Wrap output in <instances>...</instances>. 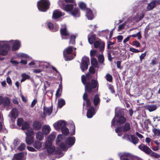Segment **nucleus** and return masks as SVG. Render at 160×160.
Wrapping results in <instances>:
<instances>
[{
	"label": "nucleus",
	"instance_id": "f257e3e1",
	"mask_svg": "<svg viewBox=\"0 0 160 160\" xmlns=\"http://www.w3.org/2000/svg\"><path fill=\"white\" fill-rule=\"evenodd\" d=\"M92 78V75L89 72L87 73L86 76L83 75L81 77V81L84 85L85 90L89 93L92 92L93 90L96 88L98 90L99 88V83L97 80L92 79L90 81H87Z\"/></svg>",
	"mask_w": 160,
	"mask_h": 160
},
{
	"label": "nucleus",
	"instance_id": "f03ea898",
	"mask_svg": "<svg viewBox=\"0 0 160 160\" xmlns=\"http://www.w3.org/2000/svg\"><path fill=\"white\" fill-rule=\"evenodd\" d=\"M56 136L54 134H51L45 142L44 148L47 150L49 153H52L55 150L54 147L52 145V142L54 140Z\"/></svg>",
	"mask_w": 160,
	"mask_h": 160
},
{
	"label": "nucleus",
	"instance_id": "7ed1b4c3",
	"mask_svg": "<svg viewBox=\"0 0 160 160\" xmlns=\"http://www.w3.org/2000/svg\"><path fill=\"white\" fill-rule=\"evenodd\" d=\"M83 108H88L87 116L88 118H91L95 114L93 106L91 105L90 101H84L83 103Z\"/></svg>",
	"mask_w": 160,
	"mask_h": 160
},
{
	"label": "nucleus",
	"instance_id": "20e7f679",
	"mask_svg": "<svg viewBox=\"0 0 160 160\" xmlns=\"http://www.w3.org/2000/svg\"><path fill=\"white\" fill-rule=\"evenodd\" d=\"M50 4L48 0H40L37 2V6L39 11L45 12L49 8Z\"/></svg>",
	"mask_w": 160,
	"mask_h": 160
},
{
	"label": "nucleus",
	"instance_id": "39448f33",
	"mask_svg": "<svg viewBox=\"0 0 160 160\" xmlns=\"http://www.w3.org/2000/svg\"><path fill=\"white\" fill-rule=\"evenodd\" d=\"M116 108L115 109V115L114 118L112 121V126H114L115 125V121H116L117 124H121L125 122L126 121V119L123 116L120 115L118 113L117 109Z\"/></svg>",
	"mask_w": 160,
	"mask_h": 160
},
{
	"label": "nucleus",
	"instance_id": "423d86ee",
	"mask_svg": "<svg viewBox=\"0 0 160 160\" xmlns=\"http://www.w3.org/2000/svg\"><path fill=\"white\" fill-rule=\"evenodd\" d=\"M73 51V48L72 46L66 48L63 51V55L66 61H70L73 59L76 56V53L74 54V56L70 54Z\"/></svg>",
	"mask_w": 160,
	"mask_h": 160
},
{
	"label": "nucleus",
	"instance_id": "0eeeda50",
	"mask_svg": "<svg viewBox=\"0 0 160 160\" xmlns=\"http://www.w3.org/2000/svg\"><path fill=\"white\" fill-rule=\"evenodd\" d=\"M75 138L74 137H72L68 138L65 141L66 144L62 143L60 145V148L63 150H65L67 148L73 146L75 143Z\"/></svg>",
	"mask_w": 160,
	"mask_h": 160
},
{
	"label": "nucleus",
	"instance_id": "6e6552de",
	"mask_svg": "<svg viewBox=\"0 0 160 160\" xmlns=\"http://www.w3.org/2000/svg\"><path fill=\"white\" fill-rule=\"evenodd\" d=\"M120 160H133L135 157L131 153L128 152H121L118 153Z\"/></svg>",
	"mask_w": 160,
	"mask_h": 160
},
{
	"label": "nucleus",
	"instance_id": "1a4fd4ad",
	"mask_svg": "<svg viewBox=\"0 0 160 160\" xmlns=\"http://www.w3.org/2000/svg\"><path fill=\"white\" fill-rule=\"evenodd\" d=\"M89 64V59L88 58L86 57H83L82 60V62L80 64V68L82 72L85 71L88 69V64Z\"/></svg>",
	"mask_w": 160,
	"mask_h": 160
},
{
	"label": "nucleus",
	"instance_id": "9d476101",
	"mask_svg": "<svg viewBox=\"0 0 160 160\" xmlns=\"http://www.w3.org/2000/svg\"><path fill=\"white\" fill-rule=\"evenodd\" d=\"M123 139L128 140L131 142H132L133 144L135 145L137 144L138 142V138L134 135H128V134H125L122 137Z\"/></svg>",
	"mask_w": 160,
	"mask_h": 160
},
{
	"label": "nucleus",
	"instance_id": "9b49d317",
	"mask_svg": "<svg viewBox=\"0 0 160 160\" xmlns=\"http://www.w3.org/2000/svg\"><path fill=\"white\" fill-rule=\"evenodd\" d=\"M61 130L63 134H60L58 136L56 140V143L57 144H58L60 142L65 138L64 135H67L69 133V130L66 127V126Z\"/></svg>",
	"mask_w": 160,
	"mask_h": 160
},
{
	"label": "nucleus",
	"instance_id": "f8f14e48",
	"mask_svg": "<svg viewBox=\"0 0 160 160\" xmlns=\"http://www.w3.org/2000/svg\"><path fill=\"white\" fill-rule=\"evenodd\" d=\"M2 49L0 50V55L2 56L7 55L10 49L9 44H3L2 46Z\"/></svg>",
	"mask_w": 160,
	"mask_h": 160
},
{
	"label": "nucleus",
	"instance_id": "ddd939ff",
	"mask_svg": "<svg viewBox=\"0 0 160 160\" xmlns=\"http://www.w3.org/2000/svg\"><path fill=\"white\" fill-rule=\"evenodd\" d=\"M17 124L18 126H22V130H26L29 127V125L27 122H24L22 119L19 118L17 121Z\"/></svg>",
	"mask_w": 160,
	"mask_h": 160
},
{
	"label": "nucleus",
	"instance_id": "4468645a",
	"mask_svg": "<svg viewBox=\"0 0 160 160\" xmlns=\"http://www.w3.org/2000/svg\"><path fill=\"white\" fill-rule=\"evenodd\" d=\"M66 122L62 120L58 121L53 124L54 128L57 130H59L62 129L66 126Z\"/></svg>",
	"mask_w": 160,
	"mask_h": 160
},
{
	"label": "nucleus",
	"instance_id": "2eb2a0df",
	"mask_svg": "<svg viewBox=\"0 0 160 160\" xmlns=\"http://www.w3.org/2000/svg\"><path fill=\"white\" fill-rule=\"evenodd\" d=\"M94 46L95 48H99V50L101 52L104 50L105 43L102 42H100L99 40L96 41L94 43Z\"/></svg>",
	"mask_w": 160,
	"mask_h": 160
},
{
	"label": "nucleus",
	"instance_id": "dca6fc26",
	"mask_svg": "<svg viewBox=\"0 0 160 160\" xmlns=\"http://www.w3.org/2000/svg\"><path fill=\"white\" fill-rule=\"evenodd\" d=\"M138 148L140 149L147 154H150L152 152V150L148 147L143 144L139 146Z\"/></svg>",
	"mask_w": 160,
	"mask_h": 160
},
{
	"label": "nucleus",
	"instance_id": "f3484780",
	"mask_svg": "<svg viewBox=\"0 0 160 160\" xmlns=\"http://www.w3.org/2000/svg\"><path fill=\"white\" fill-rule=\"evenodd\" d=\"M18 112L17 109L16 108H13L10 113L9 116L11 118L12 120L13 119H15L18 116Z\"/></svg>",
	"mask_w": 160,
	"mask_h": 160
},
{
	"label": "nucleus",
	"instance_id": "a211bd4d",
	"mask_svg": "<svg viewBox=\"0 0 160 160\" xmlns=\"http://www.w3.org/2000/svg\"><path fill=\"white\" fill-rule=\"evenodd\" d=\"M21 46V42L20 41L16 40H15L13 43L12 46V51H16L18 50Z\"/></svg>",
	"mask_w": 160,
	"mask_h": 160
},
{
	"label": "nucleus",
	"instance_id": "6ab92c4d",
	"mask_svg": "<svg viewBox=\"0 0 160 160\" xmlns=\"http://www.w3.org/2000/svg\"><path fill=\"white\" fill-rule=\"evenodd\" d=\"M26 158L22 153L15 154L12 160H25Z\"/></svg>",
	"mask_w": 160,
	"mask_h": 160
},
{
	"label": "nucleus",
	"instance_id": "aec40b11",
	"mask_svg": "<svg viewBox=\"0 0 160 160\" xmlns=\"http://www.w3.org/2000/svg\"><path fill=\"white\" fill-rule=\"evenodd\" d=\"M51 130V128L48 125H45L42 126V131L44 135H47L48 134Z\"/></svg>",
	"mask_w": 160,
	"mask_h": 160
},
{
	"label": "nucleus",
	"instance_id": "412c9836",
	"mask_svg": "<svg viewBox=\"0 0 160 160\" xmlns=\"http://www.w3.org/2000/svg\"><path fill=\"white\" fill-rule=\"evenodd\" d=\"M32 127L35 130H38L41 129L42 127V124L39 121H35L33 122Z\"/></svg>",
	"mask_w": 160,
	"mask_h": 160
},
{
	"label": "nucleus",
	"instance_id": "4be33fe9",
	"mask_svg": "<svg viewBox=\"0 0 160 160\" xmlns=\"http://www.w3.org/2000/svg\"><path fill=\"white\" fill-rule=\"evenodd\" d=\"M52 107L47 108L44 107L43 108V113L45 116H49L51 115L52 112Z\"/></svg>",
	"mask_w": 160,
	"mask_h": 160
},
{
	"label": "nucleus",
	"instance_id": "5701e85b",
	"mask_svg": "<svg viewBox=\"0 0 160 160\" xmlns=\"http://www.w3.org/2000/svg\"><path fill=\"white\" fill-rule=\"evenodd\" d=\"M60 31L61 35L62 36H70V34L67 31L66 26L63 28H61Z\"/></svg>",
	"mask_w": 160,
	"mask_h": 160
},
{
	"label": "nucleus",
	"instance_id": "b1692460",
	"mask_svg": "<svg viewBox=\"0 0 160 160\" xmlns=\"http://www.w3.org/2000/svg\"><path fill=\"white\" fill-rule=\"evenodd\" d=\"M86 16L88 19L92 20L94 17V16L92 11L90 8L86 9Z\"/></svg>",
	"mask_w": 160,
	"mask_h": 160
},
{
	"label": "nucleus",
	"instance_id": "393cba45",
	"mask_svg": "<svg viewBox=\"0 0 160 160\" xmlns=\"http://www.w3.org/2000/svg\"><path fill=\"white\" fill-rule=\"evenodd\" d=\"M70 14L75 17H79L80 16L78 9L77 8H73L70 12Z\"/></svg>",
	"mask_w": 160,
	"mask_h": 160
},
{
	"label": "nucleus",
	"instance_id": "a878e982",
	"mask_svg": "<svg viewBox=\"0 0 160 160\" xmlns=\"http://www.w3.org/2000/svg\"><path fill=\"white\" fill-rule=\"evenodd\" d=\"M62 16V14L60 11L56 10L53 12L52 17L55 19H57Z\"/></svg>",
	"mask_w": 160,
	"mask_h": 160
},
{
	"label": "nucleus",
	"instance_id": "bb28decb",
	"mask_svg": "<svg viewBox=\"0 0 160 160\" xmlns=\"http://www.w3.org/2000/svg\"><path fill=\"white\" fill-rule=\"evenodd\" d=\"M10 101H0V105L4 107H7L8 109L11 108L12 106L11 105Z\"/></svg>",
	"mask_w": 160,
	"mask_h": 160
},
{
	"label": "nucleus",
	"instance_id": "cd10ccee",
	"mask_svg": "<svg viewBox=\"0 0 160 160\" xmlns=\"http://www.w3.org/2000/svg\"><path fill=\"white\" fill-rule=\"evenodd\" d=\"M43 132L39 131L36 133V139L39 141H42L44 138V135Z\"/></svg>",
	"mask_w": 160,
	"mask_h": 160
},
{
	"label": "nucleus",
	"instance_id": "c85d7f7f",
	"mask_svg": "<svg viewBox=\"0 0 160 160\" xmlns=\"http://www.w3.org/2000/svg\"><path fill=\"white\" fill-rule=\"evenodd\" d=\"M34 138L32 136H26V141L27 143L30 145L34 142Z\"/></svg>",
	"mask_w": 160,
	"mask_h": 160
},
{
	"label": "nucleus",
	"instance_id": "c756f323",
	"mask_svg": "<svg viewBox=\"0 0 160 160\" xmlns=\"http://www.w3.org/2000/svg\"><path fill=\"white\" fill-rule=\"evenodd\" d=\"M33 146L37 149L40 150L42 148V143L38 141H36L33 144Z\"/></svg>",
	"mask_w": 160,
	"mask_h": 160
},
{
	"label": "nucleus",
	"instance_id": "7c9ffc66",
	"mask_svg": "<svg viewBox=\"0 0 160 160\" xmlns=\"http://www.w3.org/2000/svg\"><path fill=\"white\" fill-rule=\"evenodd\" d=\"M96 36L95 34H92L88 38V41L89 43L92 44L96 41Z\"/></svg>",
	"mask_w": 160,
	"mask_h": 160
},
{
	"label": "nucleus",
	"instance_id": "2f4dec72",
	"mask_svg": "<svg viewBox=\"0 0 160 160\" xmlns=\"http://www.w3.org/2000/svg\"><path fill=\"white\" fill-rule=\"evenodd\" d=\"M73 9V5L72 4H67L64 7V10L67 12H71Z\"/></svg>",
	"mask_w": 160,
	"mask_h": 160
},
{
	"label": "nucleus",
	"instance_id": "473e14b6",
	"mask_svg": "<svg viewBox=\"0 0 160 160\" xmlns=\"http://www.w3.org/2000/svg\"><path fill=\"white\" fill-rule=\"evenodd\" d=\"M91 64L94 68H97L98 67V63L95 58H91Z\"/></svg>",
	"mask_w": 160,
	"mask_h": 160
},
{
	"label": "nucleus",
	"instance_id": "72a5a7b5",
	"mask_svg": "<svg viewBox=\"0 0 160 160\" xmlns=\"http://www.w3.org/2000/svg\"><path fill=\"white\" fill-rule=\"evenodd\" d=\"M115 132L119 136H121L123 134V132L122 131V128L120 127H118L115 129Z\"/></svg>",
	"mask_w": 160,
	"mask_h": 160
},
{
	"label": "nucleus",
	"instance_id": "f704fd0d",
	"mask_svg": "<svg viewBox=\"0 0 160 160\" xmlns=\"http://www.w3.org/2000/svg\"><path fill=\"white\" fill-rule=\"evenodd\" d=\"M130 129V124L128 123H126L123 126V131L124 132L129 131Z\"/></svg>",
	"mask_w": 160,
	"mask_h": 160
},
{
	"label": "nucleus",
	"instance_id": "c9c22d12",
	"mask_svg": "<svg viewBox=\"0 0 160 160\" xmlns=\"http://www.w3.org/2000/svg\"><path fill=\"white\" fill-rule=\"evenodd\" d=\"M148 110L150 112H152L155 110L157 108L155 105H149L147 107Z\"/></svg>",
	"mask_w": 160,
	"mask_h": 160
},
{
	"label": "nucleus",
	"instance_id": "e433bc0d",
	"mask_svg": "<svg viewBox=\"0 0 160 160\" xmlns=\"http://www.w3.org/2000/svg\"><path fill=\"white\" fill-rule=\"evenodd\" d=\"M34 132L32 128L28 129L25 132L26 136H32L34 134Z\"/></svg>",
	"mask_w": 160,
	"mask_h": 160
},
{
	"label": "nucleus",
	"instance_id": "4c0bfd02",
	"mask_svg": "<svg viewBox=\"0 0 160 160\" xmlns=\"http://www.w3.org/2000/svg\"><path fill=\"white\" fill-rule=\"evenodd\" d=\"M145 15L144 13L143 12H142L140 14V15L136 17V21L139 22L142 19Z\"/></svg>",
	"mask_w": 160,
	"mask_h": 160
},
{
	"label": "nucleus",
	"instance_id": "58836bf2",
	"mask_svg": "<svg viewBox=\"0 0 160 160\" xmlns=\"http://www.w3.org/2000/svg\"><path fill=\"white\" fill-rule=\"evenodd\" d=\"M155 3L153 1L148 5L147 8L148 10H150L153 8L155 7Z\"/></svg>",
	"mask_w": 160,
	"mask_h": 160
},
{
	"label": "nucleus",
	"instance_id": "ea45409f",
	"mask_svg": "<svg viewBox=\"0 0 160 160\" xmlns=\"http://www.w3.org/2000/svg\"><path fill=\"white\" fill-rule=\"evenodd\" d=\"M76 38V36L75 35H73L71 36L69 42V44H74L75 43Z\"/></svg>",
	"mask_w": 160,
	"mask_h": 160
},
{
	"label": "nucleus",
	"instance_id": "a19ab883",
	"mask_svg": "<svg viewBox=\"0 0 160 160\" xmlns=\"http://www.w3.org/2000/svg\"><path fill=\"white\" fill-rule=\"evenodd\" d=\"M104 59L103 55L101 54L99 55L98 57L99 62L101 64H102L104 63Z\"/></svg>",
	"mask_w": 160,
	"mask_h": 160
},
{
	"label": "nucleus",
	"instance_id": "79ce46f5",
	"mask_svg": "<svg viewBox=\"0 0 160 160\" xmlns=\"http://www.w3.org/2000/svg\"><path fill=\"white\" fill-rule=\"evenodd\" d=\"M152 131L155 135L159 136L160 134V129L154 128Z\"/></svg>",
	"mask_w": 160,
	"mask_h": 160
},
{
	"label": "nucleus",
	"instance_id": "37998d69",
	"mask_svg": "<svg viewBox=\"0 0 160 160\" xmlns=\"http://www.w3.org/2000/svg\"><path fill=\"white\" fill-rule=\"evenodd\" d=\"M106 79L108 81L110 82H112V77L111 75L109 73H108L106 74Z\"/></svg>",
	"mask_w": 160,
	"mask_h": 160
},
{
	"label": "nucleus",
	"instance_id": "c03bdc74",
	"mask_svg": "<svg viewBox=\"0 0 160 160\" xmlns=\"http://www.w3.org/2000/svg\"><path fill=\"white\" fill-rule=\"evenodd\" d=\"M80 8L82 10H85L86 9V4L84 2H82L79 4Z\"/></svg>",
	"mask_w": 160,
	"mask_h": 160
},
{
	"label": "nucleus",
	"instance_id": "a18cd8bd",
	"mask_svg": "<svg viewBox=\"0 0 160 160\" xmlns=\"http://www.w3.org/2000/svg\"><path fill=\"white\" fill-rule=\"evenodd\" d=\"M132 45L136 47H140L141 44L137 40L133 41L132 42Z\"/></svg>",
	"mask_w": 160,
	"mask_h": 160
},
{
	"label": "nucleus",
	"instance_id": "49530a36",
	"mask_svg": "<svg viewBox=\"0 0 160 160\" xmlns=\"http://www.w3.org/2000/svg\"><path fill=\"white\" fill-rule=\"evenodd\" d=\"M129 50L130 51L132 52H134V53H138V52H142L143 51V50H141V51H139L138 49H135L132 47L130 48H129Z\"/></svg>",
	"mask_w": 160,
	"mask_h": 160
},
{
	"label": "nucleus",
	"instance_id": "de8ad7c7",
	"mask_svg": "<svg viewBox=\"0 0 160 160\" xmlns=\"http://www.w3.org/2000/svg\"><path fill=\"white\" fill-rule=\"evenodd\" d=\"M150 155L152 156L155 157L156 158H160V155H159V154H158L155 153H154L152 151L151 152V153H150Z\"/></svg>",
	"mask_w": 160,
	"mask_h": 160
},
{
	"label": "nucleus",
	"instance_id": "09e8293b",
	"mask_svg": "<svg viewBox=\"0 0 160 160\" xmlns=\"http://www.w3.org/2000/svg\"><path fill=\"white\" fill-rule=\"evenodd\" d=\"M65 101H58V106L59 108H61L65 104Z\"/></svg>",
	"mask_w": 160,
	"mask_h": 160
},
{
	"label": "nucleus",
	"instance_id": "8fccbe9b",
	"mask_svg": "<svg viewBox=\"0 0 160 160\" xmlns=\"http://www.w3.org/2000/svg\"><path fill=\"white\" fill-rule=\"evenodd\" d=\"M109 89L110 90L111 92L112 93H115V91L114 88L112 85V84H109L108 87Z\"/></svg>",
	"mask_w": 160,
	"mask_h": 160
},
{
	"label": "nucleus",
	"instance_id": "3c124183",
	"mask_svg": "<svg viewBox=\"0 0 160 160\" xmlns=\"http://www.w3.org/2000/svg\"><path fill=\"white\" fill-rule=\"evenodd\" d=\"M97 52V51L95 50H92L90 51V55L91 57H94V56L96 53Z\"/></svg>",
	"mask_w": 160,
	"mask_h": 160
},
{
	"label": "nucleus",
	"instance_id": "603ef678",
	"mask_svg": "<svg viewBox=\"0 0 160 160\" xmlns=\"http://www.w3.org/2000/svg\"><path fill=\"white\" fill-rule=\"evenodd\" d=\"M85 91V92L84 93L83 95V100H90L88 98V95L86 93V92H86Z\"/></svg>",
	"mask_w": 160,
	"mask_h": 160
},
{
	"label": "nucleus",
	"instance_id": "864d4df0",
	"mask_svg": "<svg viewBox=\"0 0 160 160\" xmlns=\"http://www.w3.org/2000/svg\"><path fill=\"white\" fill-rule=\"evenodd\" d=\"M146 55V52H145L144 53H142L140 56V61L141 62H142V60L144 58Z\"/></svg>",
	"mask_w": 160,
	"mask_h": 160
},
{
	"label": "nucleus",
	"instance_id": "5fc2aeb1",
	"mask_svg": "<svg viewBox=\"0 0 160 160\" xmlns=\"http://www.w3.org/2000/svg\"><path fill=\"white\" fill-rule=\"evenodd\" d=\"M61 88H62V86H61V85L60 84L59 85V88L57 89L56 93V95L57 97H59L60 95L59 92L60 91Z\"/></svg>",
	"mask_w": 160,
	"mask_h": 160
},
{
	"label": "nucleus",
	"instance_id": "6e6d98bb",
	"mask_svg": "<svg viewBox=\"0 0 160 160\" xmlns=\"http://www.w3.org/2000/svg\"><path fill=\"white\" fill-rule=\"evenodd\" d=\"M89 72L92 74H94L95 72V70L93 67L90 66L89 69Z\"/></svg>",
	"mask_w": 160,
	"mask_h": 160
},
{
	"label": "nucleus",
	"instance_id": "4d7b16f0",
	"mask_svg": "<svg viewBox=\"0 0 160 160\" xmlns=\"http://www.w3.org/2000/svg\"><path fill=\"white\" fill-rule=\"evenodd\" d=\"M26 147L24 143L21 144L20 147L18 148V149L20 151H22L24 150Z\"/></svg>",
	"mask_w": 160,
	"mask_h": 160
},
{
	"label": "nucleus",
	"instance_id": "13d9d810",
	"mask_svg": "<svg viewBox=\"0 0 160 160\" xmlns=\"http://www.w3.org/2000/svg\"><path fill=\"white\" fill-rule=\"evenodd\" d=\"M48 26L50 30H53L54 28V26L53 24L51 22H49L48 24Z\"/></svg>",
	"mask_w": 160,
	"mask_h": 160
},
{
	"label": "nucleus",
	"instance_id": "bf43d9fd",
	"mask_svg": "<svg viewBox=\"0 0 160 160\" xmlns=\"http://www.w3.org/2000/svg\"><path fill=\"white\" fill-rule=\"evenodd\" d=\"M21 76L22 78L25 79V80L29 79L30 78V76L25 73H23L22 74Z\"/></svg>",
	"mask_w": 160,
	"mask_h": 160
},
{
	"label": "nucleus",
	"instance_id": "052dcab7",
	"mask_svg": "<svg viewBox=\"0 0 160 160\" xmlns=\"http://www.w3.org/2000/svg\"><path fill=\"white\" fill-rule=\"evenodd\" d=\"M125 26V24L122 23L118 27V31H121L123 29Z\"/></svg>",
	"mask_w": 160,
	"mask_h": 160
},
{
	"label": "nucleus",
	"instance_id": "680f3d73",
	"mask_svg": "<svg viewBox=\"0 0 160 160\" xmlns=\"http://www.w3.org/2000/svg\"><path fill=\"white\" fill-rule=\"evenodd\" d=\"M108 57L109 61L110 62L112 61V59L113 58L112 57L111 54L110 52H109L108 53Z\"/></svg>",
	"mask_w": 160,
	"mask_h": 160
},
{
	"label": "nucleus",
	"instance_id": "e2e57ef3",
	"mask_svg": "<svg viewBox=\"0 0 160 160\" xmlns=\"http://www.w3.org/2000/svg\"><path fill=\"white\" fill-rule=\"evenodd\" d=\"M6 81L9 84H12V80L10 77H8L6 79Z\"/></svg>",
	"mask_w": 160,
	"mask_h": 160
},
{
	"label": "nucleus",
	"instance_id": "0e129e2a",
	"mask_svg": "<svg viewBox=\"0 0 160 160\" xmlns=\"http://www.w3.org/2000/svg\"><path fill=\"white\" fill-rule=\"evenodd\" d=\"M27 148L28 150L32 152H35L36 150L34 148L32 147H27Z\"/></svg>",
	"mask_w": 160,
	"mask_h": 160
},
{
	"label": "nucleus",
	"instance_id": "69168bd1",
	"mask_svg": "<svg viewBox=\"0 0 160 160\" xmlns=\"http://www.w3.org/2000/svg\"><path fill=\"white\" fill-rule=\"evenodd\" d=\"M10 62L12 64L14 65H18L19 63V62H17V61L16 60H11L10 61Z\"/></svg>",
	"mask_w": 160,
	"mask_h": 160
},
{
	"label": "nucleus",
	"instance_id": "338daca9",
	"mask_svg": "<svg viewBox=\"0 0 160 160\" xmlns=\"http://www.w3.org/2000/svg\"><path fill=\"white\" fill-rule=\"evenodd\" d=\"M130 37L129 36H128L126 38H125L123 41V43H125L126 42H128L129 39H130Z\"/></svg>",
	"mask_w": 160,
	"mask_h": 160
},
{
	"label": "nucleus",
	"instance_id": "774afa93",
	"mask_svg": "<svg viewBox=\"0 0 160 160\" xmlns=\"http://www.w3.org/2000/svg\"><path fill=\"white\" fill-rule=\"evenodd\" d=\"M93 100H100L99 95L96 94L94 97Z\"/></svg>",
	"mask_w": 160,
	"mask_h": 160
}]
</instances>
